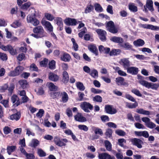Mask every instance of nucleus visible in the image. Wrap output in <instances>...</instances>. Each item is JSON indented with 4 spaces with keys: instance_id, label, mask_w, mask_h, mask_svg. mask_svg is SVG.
Here are the masks:
<instances>
[{
    "instance_id": "nucleus-16",
    "label": "nucleus",
    "mask_w": 159,
    "mask_h": 159,
    "mask_svg": "<svg viewBox=\"0 0 159 159\" xmlns=\"http://www.w3.org/2000/svg\"><path fill=\"white\" fill-rule=\"evenodd\" d=\"M48 78L52 81L56 82L59 80V77L56 74L50 72L48 75Z\"/></svg>"
},
{
    "instance_id": "nucleus-30",
    "label": "nucleus",
    "mask_w": 159,
    "mask_h": 159,
    "mask_svg": "<svg viewBox=\"0 0 159 159\" xmlns=\"http://www.w3.org/2000/svg\"><path fill=\"white\" fill-rule=\"evenodd\" d=\"M134 103H129L128 102H125L126 107L129 108H134L138 106V103L135 101V102H134Z\"/></svg>"
},
{
    "instance_id": "nucleus-19",
    "label": "nucleus",
    "mask_w": 159,
    "mask_h": 159,
    "mask_svg": "<svg viewBox=\"0 0 159 159\" xmlns=\"http://www.w3.org/2000/svg\"><path fill=\"white\" fill-rule=\"evenodd\" d=\"M146 7L151 12H153L154 11L153 2L152 0H147Z\"/></svg>"
},
{
    "instance_id": "nucleus-41",
    "label": "nucleus",
    "mask_w": 159,
    "mask_h": 159,
    "mask_svg": "<svg viewBox=\"0 0 159 159\" xmlns=\"http://www.w3.org/2000/svg\"><path fill=\"white\" fill-rule=\"evenodd\" d=\"M109 154L107 153H98L99 159H107Z\"/></svg>"
},
{
    "instance_id": "nucleus-59",
    "label": "nucleus",
    "mask_w": 159,
    "mask_h": 159,
    "mask_svg": "<svg viewBox=\"0 0 159 159\" xmlns=\"http://www.w3.org/2000/svg\"><path fill=\"white\" fill-rule=\"evenodd\" d=\"M8 87V85L7 84H6L0 87V92H3L7 89Z\"/></svg>"
},
{
    "instance_id": "nucleus-47",
    "label": "nucleus",
    "mask_w": 159,
    "mask_h": 159,
    "mask_svg": "<svg viewBox=\"0 0 159 159\" xmlns=\"http://www.w3.org/2000/svg\"><path fill=\"white\" fill-rule=\"evenodd\" d=\"M93 100L94 101L101 102L102 101V98L100 96L96 95L93 97Z\"/></svg>"
},
{
    "instance_id": "nucleus-52",
    "label": "nucleus",
    "mask_w": 159,
    "mask_h": 159,
    "mask_svg": "<svg viewBox=\"0 0 159 159\" xmlns=\"http://www.w3.org/2000/svg\"><path fill=\"white\" fill-rule=\"evenodd\" d=\"M131 92L139 97H141L142 96V94L140 93L139 91L136 89H133L132 90Z\"/></svg>"
},
{
    "instance_id": "nucleus-17",
    "label": "nucleus",
    "mask_w": 159,
    "mask_h": 159,
    "mask_svg": "<svg viewBox=\"0 0 159 159\" xmlns=\"http://www.w3.org/2000/svg\"><path fill=\"white\" fill-rule=\"evenodd\" d=\"M89 50L91 52L95 54L96 56H98V52L96 47L94 45H90L88 46Z\"/></svg>"
},
{
    "instance_id": "nucleus-49",
    "label": "nucleus",
    "mask_w": 159,
    "mask_h": 159,
    "mask_svg": "<svg viewBox=\"0 0 159 159\" xmlns=\"http://www.w3.org/2000/svg\"><path fill=\"white\" fill-rule=\"evenodd\" d=\"M125 97L126 99L132 102H135V99L132 96L129 94H126Z\"/></svg>"
},
{
    "instance_id": "nucleus-37",
    "label": "nucleus",
    "mask_w": 159,
    "mask_h": 159,
    "mask_svg": "<svg viewBox=\"0 0 159 159\" xmlns=\"http://www.w3.org/2000/svg\"><path fill=\"white\" fill-rule=\"evenodd\" d=\"M121 52V50L119 49H115L111 51L110 53L111 56L117 55L119 54Z\"/></svg>"
},
{
    "instance_id": "nucleus-38",
    "label": "nucleus",
    "mask_w": 159,
    "mask_h": 159,
    "mask_svg": "<svg viewBox=\"0 0 159 159\" xmlns=\"http://www.w3.org/2000/svg\"><path fill=\"white\" fill-rule=\"evenodd\" d=\"M105 145L107 150L108 151L111 150V144L108 140H105L104 142Z\"/></svg>"
},
{
    "instance_id": "nucleus-9",
    "label": "nucleus",
    "mask_w": 159,
    "mask_h": 159,
    "mask_svg": "<svg viewBox=\"0 0 159 159\" xmlns=\"http://www.w3.org/2000/svg\"><path fill=\"white\" fill-rule=\"evenodd\" d=\"M130 141L133 145L136 146L138 148H142L143 142L140 139L134 138L130 139Z\"/></svg>"
},
{
    "instance_id": "nucleus-20",
    "label": "nucleus",
    "mask_w": 159,
    "mask_h": 159,
    "mask_svg": "<svg viewBox=\"0 0 159 159\" xmlns=\"http://www.w3.org/2000/svg\"><path fill=\"white\" fill-rule=\"evenodd\" d=\"M70 56L68 54L66 53H64L60 57L61 60L65 62L70 61Z\"/></svg>"
},
{
    "instance_id": "nucleus-57",
    "label": "nucleus",
    "mask_w": 159,
    "mask_h": 159,
    "mask_svg": "<svg viewBox=\"0 0 159 159\" xmlns=\"http://www.w3.org/2000/svg\"><path fill=\"white\" fill-rule=\"evenodd\" d=\"M49 67L50 69H53L55 68V61L52 60L49 63Z\"/></svg>"
},
{
    "instance_id": "nucleus-13",
    "label": "nucleus",
    "mask_w": 159,
    "mask_h": 159,
    "mask_svg": "<svg viewBox=\"0 0 159 159\" xmlns=\"http://www.w3.org/2000/svg\"><path fill=\"white\" fill-rule=\"evenodd\" d=\"M105 110L107 113L111 114H115L117 112L115 108L112 107L110 105H106L105 107Z\"/></svg>"
},
{
    "instance_id": "nucleus-60",
    "label": "nucleus",
    "mask_w": 159,
    "mask_h": 159,
    "mask_svg": "<svg viewBox=\"0 0 159 159\" xmlns=\"http://www.w3.org/2000/svg\"><path fill=\"white\" fill-rule=\"evenodd\" d=\"M30 70L31 71H37L38 68L33 63L30 65Z\"/></svg>"
},
{
    "instance_id": "nucleus-51",
    "label": "nucleus",
    "mask_w": 159,
    "mask_h": 159,
    "mask_svg": "<svg viewBox=\"0 0 159 159\" xmlns=\"http://www.w3.org/2000/svg\"><path fill=\"white\" fill-rule=\"evenodd\" d=\"M115 132L116 134L119 136H123L126 134L125 132L122 130H117Z\"/></svg>"
},
{
    "instance_id": "nucleus-33",
    "label": "nucleus",
    "mask_w": 159,
    "mask_h": 159,
    "mask_svg": "<svg viewBox=\"0 0 159 159\" xmlns=\"http://www.w3.org/2000/svg\"><path fill=\"white\" fill-rule=\"evenodd\" d=\"M62 81L64 83H67L69 80V77L68 73L66 71L63 72Z\"/></svg>"
},
{
    "instance_id": "nucleus-15",
    "label": "nucleus",
    "mask_w": 159,
    "mask_h": 159,
    "mask_svg": "<svg viewBox=\"0 0 159 159\" xmlns=\"http://www.w3.org/2000/svg\"><path fill=\"white\" fill-rule=\"evenodd\" d=\"M11 100L13 103H15V105L16 106H17L20 104H22V102L19 100V98L16 95H13L11 98Z\"/></svg>"
},
{
    "instance_id": "nucleus-2",
    "label": "nucleus",
    "mask_w": 159,
    "mask_h": 159,
    "mask_svg": "<svg viewBox=\"0 0 159 159\" xmlns=\"http://www.w3.org/2000/svg\"><path fill=\"white\" fill-rule=\"evenodd\" d=\"M53 141L57 146L60 147L66 146L68 142L66 139H62L57 136L54 137Z\"/></svg>"
},
{
    "instance_id": "nucleus-64",
    "label": "nucleus",
    "mask_w": 159,
    "mask_h": 159,
    "mask_svg": "<svg viewBox=\"0 0 159 159\" xmlns=\"http://www.w3.org/2000/svg\"><path fill=\"white\" fill-rule=\"evenodd\" d=\"M25 156L27 159H34L35 158V156L33 153H27Z\"/></svg>"
},
{
    "instance_id": "nucleus-56",
    "label": "nucleus",
    "mask_w": 159,
    "mask_h": 159,
    "mask_svg": "<svg viewBox=\"0 0 159 159\" xmlns=\"http://www.w3.org/2000/svg\"><path fill=\"white\" fill-rule=\"evenodd\" d=\"M93 9V6L91 5H89L86 8L85 10V13H87L90 12Z\"/></svg>"
},
{
    "instance_id": "nucleus-55",
    "label": "nucleus",
    "mask_w": 159,
    "mask_h": 159,
    "mask_svg": "<svg viewBox=\"0 0 159 159\" xmlns=\"http://www.w3.org/2000/svg\"><path fill=\"white\" fill-rule=\"evenodd\" d=\"M78 127L80 129L83 130L85 131H87L88 130V127L84 125H79L78 126Z\"/></svg>"
},
{
    "instance_id": "nucleus-18",
    "label": "nucleus",
    "mask_w": 159,
    "mask_h": 159,
    "mask_svg": "<svg viewBox=\"0 0 159 159\" xmlns=\"http://www.w3.org/2000/svg\"><path fill=\"white\" fill-rule=\"evenodd\" d=\"M47 86L49 90L51 91H55L57 90L58 87L52 82H48Z\"/></svg>"
},
{
    "instance_id": "nucleus-7",
    "label": "nucleus",
    "mask_w": 159,
    "mask_h": 159,
    "mask_svg": "<svg viewBox=\"0 0 159 159\" xmlns=\"http://www.w3.org/2000/svg\"><path fill=\"white\" fill-rule=\"evenodd\" d=\"M139 27L144 29H149L153 30H159V26H154L149 24H139Z\"/></svg>"
},
{
    "instance_id": "nucleus-50",
    "label": "nucleus",
    "mask_w": 159,
    "mask_h": 159,
    "mask_svg": "<svg viewBox=\"0 0 159 159\" xmlns=\"http://www.w3.org/2000/svg\"><path fill=\"white\" fill-rule=\"evenodd\" d=\"M9 48L8 51L11 55H14L17 54L16 50L14 49L11 45Z\"/></svg>"
},
{
    "instance_id": "nucleus-61",
    "label": "nucleus",
    "mask_w": 159,
    "mask_h": 159,
    "mask_svg": "<svg viewBox=\"0 0 159 159\" xmlns=\"http://www.w3.org/2000/svg\"><path fill=\"white\" fill-rule=\"evenodd\" d=\"M7 25L6 22L3 18H0V27H5Z\"/></svg>"
},
{
    "instance_id": "nucleus-44",
    "label": "nucleus",
    "mask_w": 159,
    "mask_h": 159,
    "mask_svg": "<svg viewBox=\"0 0 159 159\" xmlns=\"http://www.w3.org/2000/svg\"><path fill=\"white\" fill-rule=\"evenodd\" d=\"M76 85L77 88L80 90L83 91L85 89V87L84 86L83 84L80 82L77 83Z\"/></svg>"
},
{
    "instance_id": "nucleus-28",
    "label": "nucleus",
    "mask_w": 159,
    "mask_h": 159,
    "mask_svg": "<svg viewBox=\"0 0 159 159\" xmlns=\"http://www.w3.org/2000/svg\"><path fill=\"white\" fill-rule=\"evenodd\" d=\"M61 95L62 102L64 103L67 102L69 98L66 92H64L61 93Z\"/></svg>"
},
{
    "instance_id": "nucleus-12",
    "label": "nucleus",
    "mask_w": 159,
    "mask_h": 159,
    "mask_svg": "<svg viewBox=\"0 0 159 159\" xmlns=\"http://www.w3.org/2000/svg\"><path fill=\"white\" fill-rule=\"evenodd\" d=\"M41 23L43 25L45 26L49 31L52 32L53 31V27L49 22L43 19Z\"/></svg>"
},
{
    "instance_id": "nucleus-3",
    "label": "nucleus",
    "mask_w": 159,
    "mask_h": 159,
    "mask_svg": "<svg viewBox=\"0 0 159 159\" xmlns=\"http://www.w3.org/2000/svg\"><path fill=\"white\" fill-rule=\"evenodd\" d=\"M33 32L34 33L37 34L40 38L46 36V34L44 32L43 27L42 26H38L33 29Z\"/></svg>"
},
{
    "instance_id": "nucleus-5",
    "label": "nucleus",
    "mask_w": 159,
    "mask_h": 159,
    "mask_svg": "<svg viewBox=\"0 0 159 159\" xmlns=\"http://www.w3.org/2000/svg\"><path fill=\"white\" fill-rule=\"evenodd\" d=\"M24 68L22 66L17 67L14 70L11 71L9 73V75L11 76H15L18 75L24 70Z\"/></svg>"
},
{
    "instance_id": "nucleus-10",
    "label": "nucleus",
    "mask_w": 159,
    "mask_h": 159,
    "mask_svg": "<svg viewBox=\"0 0 159 159\" xmlns=\"http://www.w3.org/2000/svg\"><path fill=\"white\" fill-rule=\"evenodd\" d=\"M64 22L67 25H75L78 23L75 19L70 18L66 19Z\"/></svg>"
},
{
    "instance_id": "nucleus-24",
    "label": "nucleus",
    "mask_w": 159,
    "mask_h": 159,
    "mask_svg": "<svg viewBox=\"0 0 159 159\" xmlns=\"http://www.w3.org/2000/svg\"><path fill=\"white\" fill-rule=\"evenodd\" d=\"M20 117V112H17L16 113L11 115L10 116V119L12 120L17 121Z\"/></svg>"
},
{
    "instance_id": "nucleus-22",
    "label": "nucleus",
    "mask_w": 159,
    "mask_h": 159,
    "mask_svg": "<svg viewBox=\"0 0 159 159\" xmlns=\"http://www.w3.org/2000/svg\"><path fill=\"white\" fill-rule=\"evenodd\" d=\"M40 143L39 141L36 139H32L29 144V146L32 148H35L38 146Z\"/></svg>"
},
{
    "instance_id": "nucleus-35",
    "label": "nucleus",
    "mask_w": 159,
    "mask_h": 159,
    "mask_svg": "<svg viewBox=\"0 0 159 159\" xmlns=\"http://www.w3.org/2000/svg\"><path fill=\"white\" fill-rule=\"evenodd\" d=\"M19 83L21 87L25 89L27 87L28 85L27 81L25 80H21L19 81Z\"/></svg>"
},
{
    "instance_id": "nucleus-42",
    "label": "nucleus",
    "mask_w": 159,
    "mask_h": 159,
    "mask_svg": "<svg viewBox=\"0 0 159 159\" xmlns=\"http://www.w3.org/2000/svg\"><path fill=\"white\" fill-rule=\"evenodd\" d=\"M37 153L39 156L41 157H45L46 156L45 152L40 148H38L37 149Z\"/></svg>"
},
{
    "instance_id": "nucleus-39",
    "label": "nucleus",
    "mask_w": 159,
    "mask_h": 159,
    "mask_svg": "<svg viewBox=\"0 0 159 159\" xmlns=\"http://www.w3.org/2000/svg\"><path fill=\"white\" fill-rule=\"evenodd\" d=\"M89 74L94 78H96L98 76V72L97 70L94 69H92Z\"/></svg>"
},
{
    "instance_id": "nucleus-21",
    "label": "nucleus",
    "mask_w": 159,
    "mask_h": 159,
    "mask_svg": "<svg viewBox=\"0 0 159 159\" xmlns=\"http://www.w3.org/2000/svg\"><path fill=\"white\" fill-rule=\"evenodd\" d=\"M110 40L116 43H122L123 42V39L120 37L113 36L110 38Z\"/></svg>"
},
{
    "instance_id": "nucleus-8",
    "label": "nucleus",
    "mask_w": 159,
    "mask_h": 159,
    "mask_svg": "<svg viewBox=\"0 0 159 159\" xmlns=\"http://www.w3.org/2000/svg\"><path fill=\"white\" fill-rule=\"evenodd\" d=\"M119 63L126 69H127L130 65V63L129 59L127 58L121 59L119 61Z\"/></svg>"
},
{
    "instance_id": "nucleus-48",
    "label": "nucleus",
    "mask_w": 159,
    "mask_h": 159,
    "mask_svg": "<svg viewBox=\"0 0 159 159\" xmlns=\"http://www.w3.org/2000/svg\"><path fill=\"white\" fill-rule=\"evenodd\" d=\"M71 41L73 44L74 49L75 51H77L78 50V45L75 42V39L74 38L71 39Z\"/></svg>"
},
{
    "instance_id": "nucleus-58",
    "label": "nucleus",
    "mask_w": 159,
    "mask_h": 159,
    "mask_svg": "<svg viewBox=\"0 0 159 159\" xmlns=\"http://www.w3.org/2000/svg\"><path fill=\"white\" fill-rule=\"evenodd\" d=\"M106 137L108 138H111V137L112 131L111 129H108L107 130L105 133Z\"/></svg>"
},
{
    "instance_id": "nucleus-43",
    "label": "nucleus",
    "mask_w": 159,
    "mask_h": 159,
    "mask_svg": "<svg viewBox=\"0 0 159 159\" xmlns=\"http://www.w3.org/2000/svg\"><path fill=\"white\" fill-rule=\"evenodd\" d=\"M31 5V3L30 2L25 3L21 7V8L23 10H26Z\"/></svg>"
},
{
    "instance_id": "nucleus-40",
    "label": "nucleus",
    "mask_w": 159,
    "mask_h": 159,
    "mask_svg": "<svg viewBox=\"0 0 159 159\" xmlns=\"http://www.w3.org/2000/svg\"><path fill=\"white\" fill-rule=\"evenodd\" d=\"M21 25V23L19 20L15 21L11 25V26L14 28H17Z\"/></svg>"
},
{
    "instance_id": "nucleus-27",
    "label": "nucleus",
    "mask_w": 159,
    "mask_h": 159,
    "mask_svg": "<svg viewBox=\"0 0 159 159\" xmlns=\"http://www.w3.org/2000/svg\"><path fill=\"white\" fill-rule=\"evenodd\" d=\"M129 9L131 11L136 12L138 11L137 7L134 3H130L128 5Z\"/></svg>"
},
{
    "instance_id": "nucleus-26",
    "label": "nucleus",
    "mask_w": 159,
    "mask_h": 159,
    "mask_svg": "<svg viewBox=\"0 0 159 159\" xmlns=\"http://www.w3.org/2000/svg\"><path fill=\"white\" fill-rule=\"evenodd\" d=\"M133 44L136 47H141L143 46L145 44L144 41L141 39L134 41Z\"/></svg>"
},
{
    "instance_id": "nucleus-54",
    "label": "nucleus",
    "mask_w": 159,
    "mask_h": 159,
    "mask_svg": "<svg viewBox=\"0 0 159 159\" xmlns=\"http://www.w3.org/2000/svg\"><path fill=\"white\" fill-rule=\"evenodd\" d=\"M146 126L150 129H153L156 126V125L152 122L150 121L146 125Z\"/></svg>"
},
{
    "instance_id": "nucleus-36",
    "label": "nucleus",
    "mask_w": 159,
    "mask_h": 159,
    "mask_svg": "<svg viewBox=\"0 0 159 159\" xmlns=\"http://www.w3.org/2000/svg\"><path fill=\"white\" fill-rule=\"evenodd\" d=\"M16 148V147L15 146H8L7 150V152L9 155L11 154V152L14 151Z\"/></svg>"
},
{
    "instance_id": "nucleus-46",
    "label": "nucleus",
    "mask_w": 159,
    "mask_h": 159,
    "mask_svg": "<svg viewBox=\"0 0 159 159\" xmlns=\"http://www.w3.org/2000/svg\"><path fill=\"white\" fill-rule=\"evenodd\" d=\"M95 10L97 11L101 12L102 11V8L100 5L98 3H96L94 5Z\"/></svg>"
},
{
    "instance_id": "nucleus-25",
    "label": "nucleus",
    "mask_w": 159,
    "mask_h": 159,
    "mask_svg": "<svg viewBox=\"0 0 159 159\" xmlns=\"http://www.w3.org/2000/svg\"><path fill=\"white\" fill-rule=\"evenodd\" d=\"M54 21L56 22V24L60 27V30H61L63 27L62 20L61 17H56L54 20Z\"/></svg>"
},
{
    "instance_id": "nucleus-45",
    "label": "nucleus",
    "mask_w": 159,
    "mask_h": 159,
    "mask_svg": "<svg viewBox=\"0 0 159 159\" xmlns=\"http://www.w3.org/2000/svg\"><path fill=\"white\" fill-rule=\"evenodd\" d=\"M45 16L47 20L49 21H52L54 19L53 15L48 13H45Z\"/></svg>"
},
{
    "instance_id": "nucleus-23",
    "label": "nucleus",
    "mask_w": 159,
    "mask_h": 159,
    "mask_svg": "<svg viewBox=\"0 0 159 159\" xmlns=\"http://www.w3.org/2000/svg\"><path fill=\"white\" fill-rule=\"evenodd\" d=\"M75 119L77 121L84 122L86 121V118L83 117L81 114L80 113H78L75 116Z\"/></svg>"
},
{
    "instance_id": "nucleus-31",
    "label": "nucleus",
    "mask_w": 159,
    "mask_h": 159,
    "mask_svg": "<svg viewBox=\"0 0 159 159\" xmlns=\"http://www.w3.org/2000/svg\"><path fill=\"white\" fill-rule=\"evenodd\" d=\"M92 129L94 132L95 134H99L101 135H103V133L102 130L101 129L99 128L98 127H93Z\"/></svg>"
},
{
    "instance_id": "nucleus-6",
    "label": "nucleus",
    "mask_w": 159,
    "mask_h": 159,
    "mask_svg": "<svg viewBox=\"0 0 159 159\" xmlns=\"http://www.w3.org/2000/svg\"><path fill=\"white\" fill-rule=\"evenodd\" d=\"M81 108L87 112H90L89 110H92L93 108V106L90 103L87 102H84L80 105Z\"/></svg>"
},
{
    "instance_id": "nucleus-53",
    "label": "nucleus",
    "mask_w": 159,
    "mask_h": 159,
    "mask_svg": "<svg viewBox=\"0 0 159 159\" xmlns=\"http://www.w3.org/2000/svg\"><path fill=\"white\" fill-rule=\"evenodd\" d=\"M44 113V110L42 109H40L39 110L38 112L36 114V116L39 118H41L43 116Z\"/></svg>"
},
{
    "instance_id": "nucleus-11",
    "label": "nucleus",
    "mask_w": 159,
    "mask_h": 159,
    "mask_svg": "<svg viewBox=\"0 0 159 159\" xmlns=\"http://www.w3.org/2000/svg\"><path fill=\"white\" fill-rule=\"evenodd\" d=\"M96 32L98 34L100 39L102 41H104L106 40V32L102 30L98 29L96 30Z\"/></svg>"
},
{
    "instance_id": "nucleus-62",
    "label": "nucleus",
    "mask_w": 159,
    "mask_h": 159,
    "mask_svg": "<svg viewBox=\"0 0 159 159\" xmlns=\"http://www.w3.org/2000/svg\"><path fill=\"white\" fill-rule=\"evenodd\" d=\"M87 31L86 28H84L78 34L80 38H82L84 33H85Z\"/></svg>"
},
{
    "instance_id": "nucleus-1",
    "label": "nucleus",
    "mask_w": 159,
    "mask_h": 159,
    "mask_svg": "<svg viewBox=\"0 0 159 159\" xmlns=\"http://www.w3.org/2000/svg\"><path fill=\"white\" fill-rule=\"evenodd\" d=\"M35 14L34 13L29 14L26 18L27 21L28 23H30L33 26H36L39 24V21L35 17Z\"/></svg>"
},
{
    "instance_id": "nucleus-4",
    "label": "nucleus",
    "mask_w": 159,
    "mask_h": 159,
    "mask_svg": "<svg viewBox=\"0 0 159 159\" xmlns=\"http://www.w3.org/2000/svg\"><path fill=\"white\" fill-rule=\"evenodd\" d=\"M107 27L108 31L113 34H116L118 31V28L116 27L114 22L110 21L107 24Z\"/></svg>"
},
{
    "instance_id": "nucleus-63",
    "label": "nucleus",
    "mask_w": 159,
    "mask_h": 159,
    "mask_svg": "<svg viewBox=\"0 0 159 159\" xmlns=\"http://www.w3.org/2000/svg\"><path fill=\"white\" fill-rule=\"evenodd\" d=\"M3 131L5 134H7L11 132V130L8 127L6 126L3 129Z\"/></svg>"
},
{
    "instance_id": "nucleus-14",
    "label": "nucleus",
    "mask_w": 159,
    "mask_h": 159,
    "mask_svg": "<svg viewBox=\"0 0 159 159\" xmlns=\"http://www.w3.org/2000/svg\"><path fill=\"white\" fill-rule=\"evenodd\" d=\"M126 70L128 73L133 75L137 74L139 71L138 68L134 66L129 67Z\"/></svg>"
},
{
    "instance_id": "nucleus-34",
    "label": "nucleus",
    "mask_w": 159,
    "mask_h": 159,
    "mask_svg": "<svg viewBox=\"0 0 159 159\" xmlns=\"http://www.w3.org/2000/svg\"><path fill=\"white\" fill-rule=\"evenodd\" d=\"M136 111L139 113L145 115H148L150 114L149 111L145 110L143 109H137Z\"/></svg>"
},
{
    "instance_id": "nucleus-32",
    "label": "nucleus",
    "mask_w": 159,
    "mask_h": 159,
    "mask_svg": "<svg viewBox=\"0 0 159 159\" xmlns=\"http://www.w3.org/2000/svg\"><path fill=\"white\" fill-rule=\"evenodd\" d=\"M116 84L118 85H124L125 84L124 79L121 77L117 78L116 79Z\"/></svg>"
},
{
    "instance_id": "nucleus-29",
    "label": "nucleus",
    "mask_w": 159,
    "mask_h": 159,
    "mask_svg": "<svg viewBox=\"0 0 159 159\" xmlns=\"http://www.w3.org/2000/svg\"><path fill=\"white\" fill-rule=\"evenodd\" d=\"M121 47L124 48L126 50H129L131 49L132 48V46L128 42L125 43L120 44Z\"/></svg>"
}]
</instances>
